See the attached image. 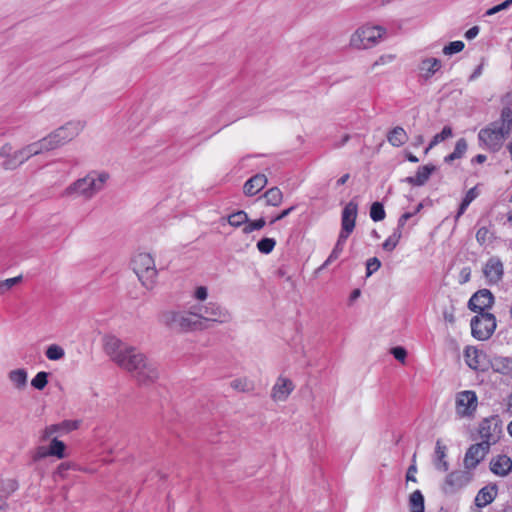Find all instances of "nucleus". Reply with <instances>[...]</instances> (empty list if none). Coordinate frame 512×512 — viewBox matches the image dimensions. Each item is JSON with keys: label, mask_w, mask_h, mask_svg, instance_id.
Listing matches in <instances>:
<instances>
[{"label": "nucleus", "mask_w": 512, "mask_h": 512, "mask_svg": "<svg viewBox=\"0 0 512 512\" xmlns=\"http://www.w3.org/2000/svg\"><path fill=\"white\" fill-rule=\"evenodd\" d=\"M115 363L130 372L141 384H147L158 378V370L152 361L135 347H124L122 354L115 356Z\"/></svg>", "instance_id": "1"}, {"label": "nucleus", "mask_w": 512, "mask_h": 512, "mask_svg": "<svg viewBox=\"0 0 512 512\" xmlns=\"http://www.w3.org/2000/svg\"><path fill=\"white\" fill-rule=\"evenodd\" d=\"M512 133V109H502L500 118L478 132L481 148L492 153L500 151L506 138Z\"/></svg>", "instance_id": "2"}, {"label": "nucleus", "mask_w": 512, "mask_h": 512, "mask_svg": "<svg viewBox=\"0 0 512 512\" xmlns=\"http://www.w3.org/2000/svg\"><path fill=\"white\" fill-rule=\"evenodd\" d=\"M195 310L181 311V310H166L159 315V322L167 328L180 332L187 333L192 331H199L208 328L203 321L196 318Z\"/></svg>", "instance_id": "3"}, {"label": "nucleus", "mask_w": 512, "mask_h": 512, "mask_svg": "<svg viewBox=\"0 0 512 512\" xmlns=\"http://www.w3.org/2000/svg\"><path fill=\"white\" fill-rule=\"evenodd\" d=\"M108 179L109 174L106 172H90L85 177L74 181L66 187L63 195L74 197L82 196L85 199H91L104 188Z\"/></svg>", "instance_id": "4"}, {"label": "nucleus", "mask_w": 512, "mask_h": 512, "mask_svg": "<svg viewBox=\"0 0 512 512\" xmlns=\"http://www.w3.org/2000/svg\"><path fill=\"white\" fill-rule=\"evenodd\" d=\"M132 268L144 287L147 289L153 288L157 277V269L150 254L139 253L135 255L132 259Z\"/></svg>", "instance_id": "5"}, {"label": "nucleus", "mask_w": 512, "mask_h": 512, "mask_svg": "<svg viewBox=\"0 0 512 512\" xmlns=\"http://www.w3.org/2000/svg\"><path fill=\"white\" fill-rule=\"evenodd\" d=\"M83 128L84 123L81 121H70L42 138V141L46 143L47 151H50L74 139Z\"/></svg>", "instance_id": "6"}, {"label": "nucleus", "mask_w": 512, "mask_h": 512, "mask_svg": "<svg viewBox=\"0 0 512 512\" xmlns=\"http://www.w3.org/2000/svg\"><path fill=\"white\" fill-rule=\"evenodd\" d=\"M386 33L381 26H362L358 28L350 39V46L355 49H368L378 43Z\"/></svg>", "instance_id": "7"}, {"label": "nucleus", "mask_w": 512, "mask_h": 512, "mask_svg": "<svg viewBox=\"0 0 512 512\" xmlns=\"http://www.w3.org/2000/svg\"><path fill=\"white\" fill-rule=\"evenodd\" d=\"M472 336L479 340H488L494 333L497 323L492 313H482L474 316L470 322Z\"/></svg>", "instance_id": "8"}, {"label": "nucleus", "mask_w": 512, "mask_h": 512, "mask_svg": "<svg viewBox=\"0 0 512 512\" xmlns=\"http://www.w3.org/2000/svg\"><path fill=\"white\" fill-rule=\"evenodd\" d=\"M45 142L41 140L33 142L22 149L14 151L12 157L10 159L3 161V168L6 170H13L23 164L32 156L38 155L44 151H47L45 147Z\"/></svg>", "instance_id": "9"}, {"label": "nucleus", "mask_w": 512, "mask_h": 512, "mask_svg": "<svg viewBox=\"0 0 512 512\" xmlns=\"http://www.w3.org/2000/svg\"><path fill=\"white\" fill-rule=\"evenodd\" d=\"M195 316L203 321L226 323L230 320L229 312L215 302H209L205 305L194 306Z\"/></svg>", "instance_id": "10"}, {"label": "nucleus", "mask_w": 512, "mask_h": 512, "mask_svg": "<svg viewBox=\"0 0 512 512\" xmlns=\"http://www.w3.org/2000/svg\"><path fill=\"white\" fill-rule=\"evenodd\" d=\"M478 406V397L475 391H460L455 396V409L460 417H472Z\"/></svg>", "instance_id": "11"}, {"label": "nucleus", "mask_w": 512, "mask_h": 512, "mask_svg": "<svg viewBox=\"0 0 512 512\" xmlns=\"http://www.w3.org/2000/svg\"><path fill=\"white\" fill-rule=\"evenodd\" d=\"M495 303V297L488 289H480L475 292L468 301V309L472 312L482 314L485 309H490Z\"/></svg>", "instance_id": "12"}, {"label": "nucleus", "mask_w": 512, "mask_h": 512, "mask_svg": "<svg viewBox=\"0 0 512 512\" xmlns=\"http://www.w3.org/2000/svg\"><path fill=\"white\" fill-rule=\"evenodd\" d=\"M483 274L487 285L493 286L499 284L504 276L502 260L498 256L490 257L483 267Z\"/></svg>", "instance_id": "13"}, {"label": "nucleus", "mask_w": 512, "mask_h": 512, "mask_svg": "<svg viewBox=\"0 0 512 512\" xmlns=\"http://www.w3.org/2000/svg\"><path fill=\"white\" fill-rule=\"evenodd\" d=\"M501 431V421L498 416L485 418L479 425V435L483 442H488L489 445L498 440Z\"/></svg>", "instance_id": "14"}, {"label": "nucleus", "mask_w": 512, "mask_h": 512, "mask_svg": "<svg viewBox=\"0 0 512 512\" xmlns=\"http://www.w3.org/2000/svg\"><path fill=\"white\" fill-rule=\"evenodd\" d=\"M471 480V475L467 471L456 470L449 473L442 486L445 494H454L461 488L465 487Z\"/></svg>", "instance_id": "15"}, {"label": "nucleus", "mask_w": 512, "mask_h": 512, "mask_svg": "<svg viewBox=\"0 0 512 512\" xmlns=\"http://www.w3.org/2000/svg\"><path fill=\"white\" fill-rule=\"evenodd\" d=\"M490 445L488 442H480L471 445L466 451L464 457V465L466 469H475L477 465L485 458L489 452Z\"/></svg>", "instance_id": "16"}, {"label": "nucleus", "mask_w": 512, "mask_h": 512, "mask_svg": "<svg viewBox=\"0 0 512 512\" xmlns=\"http://www.w3.org/2000/svg\"><path fill=\"white\" fill-rule=\"evenodd\" d=\"M464 359L469 368L475 371H485L487 369L486 354L474 346L465 348Z\"/></svg>", "instance_id": "17"}, {"label": "nucleus", "mask_w": 512, "mask_h": 512, "mask_svg": "<svg viewBox=\"0 0 512 512\" xmlns=\"http://www.w3.org/2000/svg\"><path fill=\"white\" fill-rule=\"evenodd\" d=\"M358 212V204L350 201L342 210L341 215V231L345 234H351L355 228L356 217Z\"/></svg>", "instance_id": "18"}, {"label": "nucleus", "mask_w": 512, "mask_h": 512, "mask_svg": "<svg viewBox=\"0 0 512 512\" xmlns=\"http://www.w3.org/2000/svg\"><path fill=\"white\" fill-rule=\"evenodd\" d=\"M80 423L81 422L79 420H63L60 423L49 425L43 430L41 438L43 441H46L56 433L61 435L69 433L78 429Z\"/></svg>", "instance_id": "19"}, {"label": "nucleus", "mask_w": 512, "mask_h": 512, "mask_svg": "<svg viewBox=\"0 0 512 512\" xmlns=\"http://www.w3.org/2000/svg\"><path fill=\"white\" fill-rule=\"evenodd\" d=\"M490 470L493 474L505 477L512 471V460L505 454H499L490 461Z\"/></svg>", "instance_id": "20"}, {"label": "nucleus", "mask_w": 512, "mask_h": 512, "mask_svg": "<svg viewBox=\"0 0 512 512\" xmlns=\"http://www.w3.org/2000/svg\"><path fill=\"white\" fill-rule=\"evenodd\" d=\"M436 170V167L433 164H427L418 167L416 175L408 176L402 179V182L413 186H423L430 178L432 173Z\"/></svg>", "instance_id": "21"}, {"label": "nucleus", "mask_w": 512, "mask_h": 512, "mask_svg": "<svg viewBox=\"0 0 512 512\" xmlns=\"http://www.w3.org/2000/svg\"><path fill=\"white\" fill-rule=\"evenodd\" d=\"M293 389L294 385L290 379L280 377L272 389V397L276 401H285Z\"/></svg>", "instance_id": "22"}, {"label": "nucleus", "mask_w": 512, "mask_h": 512, "mask_svg": "<svg viewBox=\"0 0 512 512\" xmlns=\"http://www.w3.org/2000/svg\"><path fill=\"white\" fill-rule=\"evenodd\" d=\"M266 184V176L264 174H256L245 182L243 186L244 194L247 196H253L260 192Z\"/></svg>", "instance_id": "23"}, {"label": "nucleus", "mask_w": 512, "mask_h": 512, "mask_svg": "<svg viewBox=\"0 0 512 512\" xmlns=\"http://www.w3.org/2000/svg\"><path fill=\"white\" fill-rule=\"evenodd\" d=\"M497 495V486H485L479 490L475 498V504L478 507H485L495 499Z\"/></svg>", "instance_id": "24"}, {"label": "nucleus", "mask_w": 512, "mask_h": 512, "mask_svg": "<svg viewBox=\"0 0 512 512\" xmlns=\"http://www.w3.org/2000/svg\"><path fill=\"white\" fill-rule=\"evenodd\" d=\"M348 237H349V234H345L343 232L339 233V236H338V239H337V242H336L334 248L332 249V251H331L330 255L328 256V258L326 259V261L322 264L320 269L326 268L329 264H331L333 261H335L336 259L339 258L340 254L343 252V249H344V246L346 244Z\"/></svg>", "instance_id": "25"}, {"label": "nucleus", "mask_w": 512, "mask_h": 512, "mask_svg": "<svg viewBox=\"0 0 512 512\" xmlns=\"http://www.w3.org/2000/svg\"><path fill=\"white\" fill-rule=\"evenodd\" d=\"M387 140L392 146L400 147L407 142L408 135L402 127L397 126L389 131L387 134Z\"/></svg>", "instance_id": "26"}, {"label": "nucleus", "mask_w": 512, "mask_h": 512, "mask_svg": "<svg viewBox=\"0 0 512 512\" xmlns=\"http://www.w3.org/2000/svg\"><path fill=\"white\" fill-rule=\"evenodd\" d=\"M8 378L17 389H23L27 385L28 374L23 368L11 370L8 373Z\"/></svg>", "instance_id": "27"}, {"label": "nucleus", "mask_w": 512, "mask_h": 512, "mask_svg": "<svg viewBox=\"0 0 512 512\" xmlns=\"http://www.w3.org/2000/svg\"><path fill=\"white\" fill-rule=\"evenodd\" d=\"M124 347H128V346L123 344L116 337H110L105 342V351L112 358V360L114 362H115V356H117L118 354H122Z\"/></svg>", "instance_id": "28"}, {"label": "nucleus", "mask_w": 512, "mask_h": 512, "mask_svg": "<svg viewBox=\"0 0 512 512\" xmlns=\"http://www.w3.org/2000/svg\"><path fill=\"white\" fill-rule=\"evenodd\" d=\"M468 148L467 141L465 138H460L457 140L454 151L450 153L449 155L445 156L444 162L445 163H452L454 160L460 159L464 156Z\"/></svg>", "instance_id": "29"}, {"label": "nucleus", "mask_w": 512, "mask_h": 512, "mask_svg": "<svg viewBox=\"0 0 512 512\" xmlns=\"http://www.w3.org/2000/svg\"><path fill=\"white\" fill-rule=\"evenodd\" d=\"M440 67H441V62L437 58L424 59L419 66L421 71L426 72L425 73L426 78H429L432 75H434L439 70Z\"/></svg>", "instance_id": "30"}, {"label": "nucleus", "mask_w": 512, "mask_h": 512, "mask_svg": "<svg viewBox=\"0 0 512 512\" xmlns=\"http://www.w3.org/2000/svg\"><path fill=\"white\" fill-rule=\"evenodd\" d=\"M424 496L420 490H415L409 497V507L411 512H424Z\"/></svg>", "instance_id": "31"}, {"label": "nucleus", "mask_w": 512, "mask_h": 512, "mask_svg": "<svg viewBox=\"0 0 512 512\" xmlns=\"http://www.w3.org/2000/svg\"><path fill=\"white\" fill-rule=\"evenodd\" d=\"M267 205L279 206L283 200L282 191L278 187H272L264 193Z\"/></svg>", "instance_id": "32"}, {"label": "nucleus", "mask_w": 512, "mask_h": 512, "mask_svg": "<svg viewBox=\"0 0 512 512\" xmlns=\"http://www.w3.org/2000/svg\"><path fill=\"white\" fill-rule=\"evenodd\" d=\"M66 445L63 441L58 440V438H53L49 444L47 453H50V456L57 457L58 459H63L65 457Z\"/></svg>", "instance_id": "33"}, {"label": "nucleus", "mask_w": 512, "mask_h": 512, "mask_svg": "<svg viewBox=\"0 0 512 512\" xmlns=\"http://www.w3.org/2000/svg\"><path fill=\"white\" fill-rule=\"evenodd\" d=\"M453 134L452 128L450 126H444L442 131L440 133H437L428 146L426 147L424 153L427 154L430 149H432L434 146L438 145L440 142L446 140L447 138L451 137Z\"/></svg>", "instance_id": "34"}, {"label": "nucleus", "mask_w": 512, "mask_h": 512, "mask_svg": "<svg viewBox=\"0 0 512 512\" xmlns=\"http://www.w3.org/2000/svg\"><path fill=\"white\" fill-rule=\"evenodd\" d=\"M227 221L233 227H244L248 222V215L245 211L239 210L230 214L227 218Z\"/></svg>", "instance_id": "35"}, {"label": "nucleus", "mask_w": 512, "mask_h": 512, "mask_svg": "<svg viewBox=\"0 0 512 512\" xmlns=\"http://www.w3.org/2000/svg\"><path fill=\"white\" fill-rule=\"evenodd\" d=\"M402 238V232L394 229L393 233L383 242L382 248L387 252H392Z\"/></svg>", "instance_id": "36"}, {"label": "nucleus", "mask_w": 512, "mask_h": 512, "mask_svg": "<svg viewBox=\"0 0 512 512\" xmlns=\"http://www.w3.org/2000/svg\"><path fill=\"white\" fill-rule=\"evenodd\" d=\"M370 217L374 222H379L385 219L386 212L381 202H373L370 207Z\"/></svg>", "instance_id": "37"}, {"label": "nucleus", "mask_w": 512, "mask_h": 512, "mask_svg": "<svg viewBox=\"0 0 512 512\" xmlns=\"http://www.w3.org/2000/svg\"><path fill=\"white\" fill-rule=\"evenodd\" d=\"M256 246L260 253L267 255L275 248L276 240L274 238L264 237L257 242Z\"/></svg>", "instance_id": "38"}, {"label": "nucleus", "mask_w": 512, "mask_h": 512, "mask_svg": "<svg viewBox=\"0 0 512 512\" xmlns=\"http://www.w3.org/2000/svg\"><path fill=\"white\" fill-rule=\"evenodd\" d=\"M49 373L45 371L38 372L31 381L32 387L37 390H43L48 384Z\"/></svg>", "instance_id": "39"}, {"label": "nucleus", "mask_w": 512, "mask_h": 512, "mask_svg": "<svg viewBox=\"0 0 512 512\" xmlns=\"http://www.w3.org/2000/svg\"><path fill=\"white\" fill-rule=\"evenodd\" d=\"M45 355L49 360L56 361V360L62 359L65 355V352L61 346L52 344V345L48 346V348L45 352Z\"/></svg>", "instance_id": "40"}, {"label": "nucleus", "mask_w": 512, "mask_h": 512, "mask_svg": "<svg viewBox=\"0 0 512 512\" xmlns=\"http://www.w3.org/2000/svg\"><path fill=\"white\" fill-rule=\"evenodd\" d=\"M512 366V359L508 357H495L492 362V367L498 372L509 370Z\"/></svg>", "instance_id": "41"}, {"label": "nucleus", "mask_w": 512, "mask_h": 512, "mask_svg": "<svg viewBox=\"0 0 512 512\" xmlns=\"http://www.w3.org/2000/svg\"><path fill=\"white\" fill-rule=\"evenodd\" d=\"M265 225H266V221L263 217H261L257 220H254V221L248 220L246 225L242 228V232L244 234H250L251 232H253L255 230L262 229Z\"/></svg>", "instance_id": "42"}, {"label": "nucleus", "mask_w": 512, "mask_h": 512, "mask_svg": "<svg viewBox=\"0 0 512 512\" xmlns=\"http://www.w3.org/2000/svg\"><path fill=\"white\" fill-rule=\"evenodd\" d=\"M492 239H493L492 234L490 233V231L488 230L487 227H480L477 230L476 240L481 246H483L487 243H491Z\"/></svg>", "instance_id": "43"}, {"label": "nucleus", "mask_w": 512, "mask_h": 512, "mask_svg": "<svg viewBox=\"0 0 512 512\" xmlns=\"http://www.w3.org/2000/svg\"><path fill=\"white\" fill-rule=\"evenodd\" d=\"M465 47V44L463 41L457 40L452 41L448 45L444 46L443 53L445 55H452L455 53L461 52Z\"/></svg>", "instance_id": "44"}, {"label": "nucleus", "mask_w": 512, "mask_h": 512, "mask_svg": "<svg viewBox=\"0 0 512 512\" xmlns=\"http://www.w3.org/2000/svg\"><path fill=\"white\" fill-rule=\"evenodd\" d=\"M22 281V276H16L13 278H8L4 281H0V292L4 293L10 290L13 286L20 283Z\"/></svg>", "instance_id": "45"}, {"label": "nucleus", "mask_w": 512, "mask_h": 512, "mask_svg": "<svg viewBox=\"0 0 512 512\" xmlns=\"http://www.w3.org/2000/svg\"><path fill=\"white\" fill-rule=\"evenodd\" d=\"M381 267V262L377 257L369 258L366 262V276L370 277Z\"/></svg>", "instance_id": "46"}, {"label": "nucleus", "mask_w": 512, "mask_h": 512, "mask_svg": "<svg viewBox=\"0 0 512 512\" xmlns=\"http://www.w3.org/2000/svg\"><path fill=\"white\" fill-rule=\"evenodd\" d=\"M511 6H512V0H505L504 2H502V3L498 4V5H495L492 8L488 9L485 12V15L486 16L494 15V14H496V13L502 11V10L508 9Z\"/></svg>", "instance_id": "47"}, {"label": "nucleus", "mask_w": 512, "mask_h": 512, "mask_svg": "<svg viewBox=\"0 0 512 512\" xmlns=\"http://www.w3.org/2000/svg\"><path fill=\"white\" fill-rule=\"evenodd\" d=\"M230 386L237 391H248L249 384L246 379H234L231 381Z\"/></svg>", "instance_id": "48"}, {"label": "nucleus", "mask_w": 512, "mask_h": 512, "mask_svg": "<svg viewBox=\"0 0 512 512\" xmlns=\"http://www.w3.org/2000/svg\"><path fill=\"white\" fill-rule=\"evenodd\" d=\"M391 354L393 355V357L400 361V362H404L406 357H407V351L405 348L401 347V346H396V347H393L391 349Z\"/></svg>", "instance_id": "49"}, {"label": "nucleus", "mask_w": 512, "mask_h": 512, "mask_svg": "<svg viewBox=\"0 0 512 512\" xmlns=\"http://www.w3.org/2000/svg\"><path fill=\"white\" fill-rule=\"evenodd\" d=\"M446 450L447 447L445 445H442L440 440H437L435 447L436 462L442 461L446 458Z\"/></svg>", "instance_id": "50"}, {"label": "nucleus", "mask_w": 512, "mask_h": 512, "mask_svg": "<svg viewBox=\"0 0 512 512\" xmlns=\"http://www.w3.org/2000/svg\"><path fill=\"white\" fill-rule=\"evenodd\" d=\"M47 450L48 448L45 447V446H39L36 448L33 456H32V459L34 462H37L43 458H46L48 456H50V453H47Z\"/></svg>", "instance_id": "51"}, {"label": "nucleus", "mask_w": 512, "mask_h": 512, "mask_svg": "<svg viewBox=\"0 0 512 512\" xmlns=\"http://www.w3.org/2000/svg\"><path fill=\"white\" fill-rule=\"evenodd\" d=\"M414 216V213H409V212H405L403 213L399 219H398V222H397V227L395 228L396 230H399L400 232L403 233V229L407 223V221L409 219H411L412 217Z\"/></svg>", "instance_id": "52"}, {"label": "nucleus", "mask_w": 512, "mask_h": 512, "mask_svg": "<svg viewBox=\"0 0 512 512\" xmlns=\"http://www.w3.org/2000/svg\"><path fill=\"white\" fill-rule=\"evenodd\" d=\"M296 208V206H291L287 209H284L283 211H281L278 215H276L275 217H273L271 220H270V224H274L276 223L277 221H280L282 219H284L285 217H287L288 215H290V213L292 211H294Z\"/></svg>", "instance_id": "53"}, {"label": "nucleus", "mask_w": 512, "mask_h": 512, "mask_svg": "<svg viewBox=\"0 0 512 512\" xmlns=\"http://www.w3.org/2000/svg\"><path fill=\"white\" fill-rule=\"evenodd\" d=\"M500 102L503 105L502 109H506V108L511 109V107H512V90L505 93L501 97Z\"/></svg>", "instance_id": "54"}, {"label": "nucleus", "mask_w": 512, "mask_h": 512, "mask_svg": "<svg viewBox=\"0 0 512 512\" xmlns=\"http://www.w3.org/2000/svg\"><path fill=\"white\" fill-rule=\"evenodd\" d=\"M13 148L10 144H4L1 148H0V156L5 158V160L7 159H10L13 155Z\"/></svg>", "instance_id": "55"}, {"label": "nucleus", "mask_w": 512, "mask_h": 512, "mask_svg": "<svg viewBox=\"0 0 512 512\" xmlns=\"http://www.w3.org/2000/svg\"><path fill=\"white\" fill-rule=\"evenodd\" d=\"M478 195L479 192L477 186H474L466 192L463 199L471 204V202L474 201L478 197Z\"/></svg>", "instance_id": "56"}, {"label": "nucleus", "mask_w": 512, "mask_h": 512, "mask_svg": "<svg viewBox=\"0 0 512 512\" xmlns=\"http://www.w3.org/2000/svg\"><path fill=\"white\" fill-rule=\"evenodd\" d=\"M208 296V290L205 286H199L196 288L194 297L200 301H204Z\"/></svg>", "instance_id": "57"}, {"label": "nucleus", "mask_w": 512, "mask_h": 512, "mask_svg": "<svg viewBox=\"0 0 512 512\" xmlns=\"http://www.w3.org/2000/svg\"><path fill=\"white\" fill-rule=\"evenodd\" d=\"M470 275H471V269L469 267H464L462 268V270L460 271V283L461 284H464L466 282H468L470 280Z\"/></svg>", "instance_id": "58"}, {"label": "nucleus", "mask_w": 512, "mask_h": 512, "mask_svg": "<svg viewBox=\"0 0 512 512\" xmlns=\"http://www.w3.org/2000/svg\"><path fill=\"white\" fill-rule=\"evenodd\" d=\"M470 203L465 201L464 199H462L460 205H459V208H458V211H457V214L455 216V219L458 220L464 213L465 211L467 210V208L469 207Z\"/></svg>", "instance_id": "59"}, {"label": "nucleus", "mask_w": 512, "mask_h": 512, "mask_svg": "<svg viewBox=\"0 0 512 512\" xmlns=\"http://www.w3.org/2000/svg\"><path fill=\"white\" fill-rule=\"evenodd\" d=\"M480 28L478 26H473L468 29L465 33V37L468 40L474 39L479 34Z\"/></svg>", "instance_id": "60"}, {"label": "nucleus", "mask_w": 512, "mask_h": 512, "mask_svg": "<svg viewBox=\"0 0 512 512\" xmlns=\"http://www.w3.org/2000/svg\"><path fill=\"white\" fill-rule=\"evenodd\" d=\"M417 469L414 465H411L409 468H408V471H407V474H406V480L407 481H412V482H416V478L414 476V473H416Z\"/></svg>", "instance_id": "61"}, {"label": "nucleus", "mask_w": 512, "mask_h": 512, "mask_svg": "<svg viewBox=\"0 0 512 512\" xmlns=\"http://www.w3.org/2000/svg\"><path fill=\"white\" fill-rule=\"evenodd\" d=\"M393 59H394L393 55H383V56L379 57V59L374 63V65L386 64V63L393 61Z\"/></svg>", "instance_id": "62"}, {"label": "nucleus", "mask_w": 512, "mask_h": 512, "mask_svg": "<svg viewBox=\"0 0 512 512\" xmlns=\"http://www.w3.org/2000/svg\"><path fill=\"white\" fill-rule=\"evenodd\" d=\"M72 464L70 462H63L58 466V473L63 475L65 471L72 468Z\"/></svg>", "instance_id": "63"}, {"label": "nucleus", "mask_w": 512, "mask_h": 512, "mask_svg": "<svg viewBox=\"0 0 512 512\" xmlns=\"http://www.w3.org/2000/svg\"><path fill=\"white\" fill-rule=\"evenodd\" d=\"M506 413H508L510 416H512V392L509 394V396L507 398Z\"/></svg>", "instance_id": "64"}]
</instances>
